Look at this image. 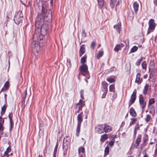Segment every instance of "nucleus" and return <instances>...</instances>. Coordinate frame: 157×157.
I'll return each instance as SVG.
<instances>
[{"mask_svg":"<svg viewBox=\"0 0 157 157\" xmlns=\"http://www.w3.org/2000/svg\"><path fill=\"white\" fill-rule=\"evenodd\" d=\"M52 18V12L49 9L47 10L45 4H43L41 13H39L37 16L35 21L36 31L38 30V32H40L41 35L44 36L47 33L49 27L48 24L43 23L45 21L48 22L50 21Z\"/></svg>","mask_w":157,"mask_h":157,"instance_id":"obj_1","label":"nucleus"},{"mask_svg":"<svg viewBox=\"0 0 157 157\" xmlns=\"http://www.w3.org/2000/svg\"><path fill=\"white\" fill-rule=\"evenodd\" d=\"M23 18V15L22 11L19 10L16 13L14 16L13 20L16 24L19 25L22 22Z\"/></svg>","mask_w":157,"mask_h":157,"instance_id":"obj_2","label":"nucleus"},{"mask_svg":"<svg viewBox=\"0 0 157 157\" xmlns=\"http://www.w3.org/2000/svg\"><path fill=\"white\" fill-rule=\"evenodd\" d=\"M139 102L141 108L143 110L146 106L147 102L142 94H140L139 96Z\"/></svg>","mask_w":157,"mask_h":157,"instance_id":"obj_3","label":"nucleus"},{"mask_svg":"<svg viewBox=\"0 0 157 157\" xmlns=\"http://www.w3.org/2000/svg\"><path fill=\"white\" fill-rule=\"evenodd\" d=\"M136 98V91L135 90L131 95L128 103L129 107L135 102Z\"/></svg>","mask_w":157,"mask_h":157,"instance_id":"obj_4","label":"nucleus"},{"mask_svg":"<svg viewBox=\"0 0 157 157\" xmlns=\"http://www.w3.org/2000/svg\"><path fill=\"white\" fill-rule=\"evenodd\" d=\"M149 30L153 31L156 26V24L154 20L153 19H150L148 21Z\"/></svg>","mask_w":157,"mask_h":157,"instance_id":"obj_5","label":"nucleus"},{"mask_svg":"<svg viewBox=\"0 0 157 157\" xmlns=\"http://www.w3.org/2000/svg\"><path fill=\"white\" fill-rule=\"evenodd\" d=\"M79 69L84 75L85 74H87L88 73V66L86 64H83L79 67Z\"/></svg>","mask_w":157,"mask_h":157,"instance_id":"obj_6","label":"nucleus"},{"mask_svg":"<svg viewBox=\"0 0 157 157\" xmlns=\"http://www.w3.org/2000/svg\"><path fill=\"white\" fill-rule=\"evenodd\" d=\"M96 131L99 134L102 133L104 132V124L98 125L95 128Z\"/></svg>","mask_w":157,"mask_h":157,"instance_id":"obj_7","label":"nucleus"},{"mask_svg":"<svg viewBox=\"0 0 157 157\" xmlns=\"http://www.w3.org/2000/svg\"><path fill=\"white\" fill-rule=\"evenodd\" d=\"M143 81V79L141 77V75L139 73H138L136 76V79L135 81V82L136 83H138L139 85Z\"/></svg>","mask_w":157,"mask_h":157,"instance_id":"obj_8","label":"nucleus"},{"mask_svg":"<svg viewBox=\"0 0 157 157\" xmlns=\"http://www.w3.org/2000/svg\"><path fill=\"white\" fill-rule=\"evenodd\" d=\"M141 134L138 135L136 140L135 144H134V147L136 148H137L139 146L140 144L141 141Z\"/></svg>","mask_w":157,"mask_h":157,"instance_id":"obj_9","label":"nucleus"},{"mask_svg":"<svg viewBox=\"0 0 157 157\" xmlns=\"http://www.w3.org/2000/svg\"><path fill=\"white\" fill-rule=\"evenodd\" d=\"M83 103V101L82 99L80 100L79 102L78 103H77L75 107L76 109L78 108L79 110H82V107L84 105Z\"/></svg>","mask_w":157,"mask_h":157,"instance_id":"obj_10","label":"nucleus"},{"mask_svg":"<svg viewBox=\"0 0 157 157\" xmlns=\"http://www.w3.org/2000/svg\"><path fill=\"white\" fill-rule=\"evenodd\" d=\"M69 144L63 143V148L64 151L63 154L64 155H65L67 154V151L68 149L69 145Z\"/></svg>","mask_w":157,"mask_h":157,"instance_id":"obj_11","label":"nucleus"},{"mask_svg":"<svg viewBox=\"0 0 157 157\" xmlns=\"http://www.w3.org/2000/svg\"><path fill=\"white\" fill-rule=\"evenodd\" d=\"M129 113L132 117H136L137 116L136 113L132 107L130 108L129 110Z\"/></svg>","mask_w":157,"mask_h":157,"instance_id":"obj_12","label":"nucleus"},{"mask_svg":"<svg viewBox=\"0 0 157 157\" xmlns=\"http://www.w3.org/2000/svg\"><path fill=\"white\" fill-rule=\"evenodd\" d=\"M104 124V132L107 133L110 132L112 130L111 127L109 125Z\"/></svg>","mask_w":157,"mask_h":157,"instance_id":"obj_13","label":"nucleus"},{"mask_svg":"<svg viewBox=\"0 0 157 157\" xmlns=\"http://www.w3.org/2000/svg\"><path fill=\"white\" fill-rule=\"evenodd\" d=\"M85 48L84 47V45H82L80 47L79 50V55L80 57H81L82 55L85 52Z\"/></svg>","mask_w":157,"mask_h":157,"instance_id":"obj_14","label":"nucleus"},{"mask_svg":"<svg viewBox=\"0 0 157 157\" xmlns=\"http://www.w3.org/2000/svg\"><path fill=\"white\" fill-rule=\"evenodd\" d=\"M149 87V85L146 84L144 87V88L143 90V93L144 95H146L147 94V92L148 90Z\"/></svg>","mask_w":157,"mask_h":157,"instance_id":"obj_15","label":"nucleus"},{"mask_svg":"<svg viewBox=\"0 0 157 157\" xmlns=\"http://www.w3.org/2000/svg\"><path fill=\"white\" fill-rule=\"evenodd\" d=\"M133 6L135 13L136 14L138 10L139 4L136 2H135L133 4Z\"/></svg>","mask_w":157,"mask_h":157,"instance_id":"obj_16","label":"nucleus"},{"mask_svg":"<svg viewBox=\"0 0 157 157\" xmlns=\"http://www.w3.org/2000/svg\"><path fill=\"white\" fill-rule=\"evenodd\" d=\"M34 49L36 50L37 52H38V49L40 48V46L39 45L38 42L36 41L35 40H34Z\"/></svg>","mask_w":157,"mask_h":157,"instance_id":"obj_17","label":"nucleus"},{"mask_svg":"<svg viewBox=\"0 0 157 157\" xmlns=\"http://www.w3.org/2000/svg\"><path fill=\"white\" fill-rule=\"evenodd\" d=\"M108 138V135L106 134H105L101 136L100 139V141L102 142H104Z\"/></svg>","mask_w":157,"mask_h":157,"instance_id":"obj_18","label":"nucleus"},{"mask_svg":"<svg viewBox=\"0 0 157 157\" xmlns=\"http://www.w3.org/2000/svg\"><path fill=\"white\" fill-rule=\"evenodd\" d=\"M114 28L118 33H119L121 28V23H118L116 25L114 26Z\"/></svg>","mask_w":157,"mask_h":157,"instance_id":"obj_19","label":"nucleus"},{"mask_svg":"<svg viewBox=\"0 0 157 157\" xmlns=\"http://www.w3.org/2000/svg\"><path fill=\"white\" fill-rule=\"evenodd\" d=\"M101 83L104 89V90L106 92L108 91L107 87L108 84L105 81H104L102 82Z\"/></svg>","mask_w":157,"mask_h":157,"instance_id":"obj_20","label":"nucleus"},{"mask_svg":"<svg viewBox=\"0 0 157 157\" xmlns=\"http://www.w3.org/2000/svg\"><path fill=\"white\" fill-rule=\"evenodd\" d=\"M151 116L148 114L147 115L145 118V120L147 123H148L151 120Z\"/></svg>","mask_w":157,"mask_h":157,"instance_id":"obj_21","label":"nucleus"},{"mask_svg":"<svg viewBox=\"0 0 157 157\" xmlns=\"http://www.w3.org/2000/svg\"><path fill=\"white\" fill-rule=\"evenodd\" d=\"M155 101L154 98H151L149 100L148 104V107H149V106H151L152 105L155 103Z\"/></svg>","mask_w":157,"mask_h":157,"instance_id":"obj_22","label":"nucleus"},{"mask_svg":"<svg viewBox=\"0 0 157 157\" xmlns=\"http://www.w3.org/2000/svg\"><path fill=\"white\" fill-rule=\"evenodd\" d=\"M99 7L101 8L104 5V0H97Z\"/></svg>","mask_w":157,"mask_h":157,"instance_id":"obj_23","label":"nucleus"},{"mask_svg":"<svg viewBox=\"0 0 157 157\" xmlns=\"http://www.w3.org/2000/svg\"><path fill=\"white\" fill-rule=\"evenodd\" d=\"M87 58V56L85 55L81 59L80 62L81 63L84 64L86 61V59Z\"/></svg>","mask_w":157,"mask_h":157,"instance_id":"obj_24","label":"nucleus"},{"mask_svg":"<svg viewBox=\"0 0 157 157\" xmlns=\"http://www.w3.org/2000/svg\"><path fill=\"white\" fill-rule=\"evenodd\" d=\"M103 54L104 52L103 50H101L99 51L97 55V59H99L101 57L103 56Z\"/></svg>","mask_w":157,"mask_h":157,"instance_id":"obj_25","label":"nucleus"},{"mask_svg":"<svg viewBox=\"0 0 157 157\" xmlns=\"http://www.w3.org/2000/svg\"><path fill=\"white\" fill-rule=\"evenodd\" d=\"M78 124H81L82 121V116L80 115H78L77 117Z\"/></svg>","mask_w":157,"mask_h":157,"instance_id":"obj_26","label":"nucleus"},{"mask_svg":"<svg viewBox=\"0 0 157 157\" xmlns=\"http://www.w3.org/2000/svg\"><path fill=\"white\" fill-rule=\"evenodd\" d=\"M148 108L150 110L149 113L150 114H152L155 113V109L153 106H150Z\"/></svg>","mask_w":157,"mask_h":157,"instance_id":"obj_27","label":"nucleus"},{"mask_svg":"<svg viewBox=\"0 0 157 157\" xmlns=\"http://www.w3.org/2000/svg\"><path fill=\"white\" fill-rule=\"evenodd\" d=\"M11 151V148L10 147H8L6 149V150L5 151L4 153V155L5 156H7V157H9L8 155V153L10 152Z\"/></svg>","mask_w":157,"mask_h":157,"instance_id":"obj_28","label":"nucleus"},{"mask_svg":"<svg viewBox=\"0 0 157 157\" xmlns=\"http://www.w3.org/2000/svg\"><path fill=\"white\" fill-rule=\"evenodd\" d=\"M58 146V144L57 142L56 144V145L55 147L54 150V153L53 154V157H56V153L57 152V150Z\"/></svg>","mask_w":157,"mask_h":157,"instance_id":"obj_29","label":"nucleus"},{"mask_svg":"<svg viewBox=\"0 0 157 157\" xmlns=\"http://www.w3.org/2000/svg\"><path fill=\"white\" fill-rule=\"evenodd\" d=\"M27 95V90L26 89L22 95V100H25V98H26V95Z\"/></svg>","mask_w":157,"mask_h":157,"instance_id":"obj_30","label":"nucleus"},{"mask_svg":"<svg viewBox=\"0 0 157 157\" xmlns=\"http://www.w3.org/2000/svg\"><path fill=\"white\" fill-rule=\"evenodd\" d=\"M109 153V146H107L105 150V156H106L108 155Z\"/></svg>","mask_w":157,"mask_h":157,"instance_id":"obj_31","label":"nucleus"},{"mask_svg":"<svg viewBox=\"0 0 157 157\" xmlns=\"http://www.w3.org/2000/svg\"><path fill=\"white\" fill-rule=\"evenodd\" d=\"M81 127V124H78L77 129H76V135L77 136H78L79 134L80 131V128Z\"/></svg>","mask_w":157,"mask_h":157,"instance_id":"obj_32","label":"nucleus"},{"mask_svg":"<svg viewBox=\"0 0 157 157\" xmlns=\"http://www.w3.org/2000/svg\"><path fill=\"white\" fill-rule=\"evenodd\" d=\"M121 49V46L119 44H117L114 48V51L117 52H118Z\"/></svg>","mask_w":157,"mask_h":157,"instance_id":"obj_33","label":"nucleus"},{"mask_svg":"<svg viewBox=\"0 0 157 157\" xmlns=\"http://www.w3.org/2000/svg\"><path fill=\"white\" fill-rule=\"evenodd\" d=\"M85 152V150L84 147H80L78 149V152L79 154L81 152L84 153Z\"/></svg>","mask_w":157,"mask_h":157,"instance_id":"obj_34","label":"nucleus"},{"mask_svg":"<svg viewBox=\"0 0 157 157\" xmlns=\"http://www.w3.org/2000/svg\"><path fill=\"white\" fill-rule=\"evenodd\" d=\"M27 104V102H26L25 100H22L21 101V107L22 109H23L25 108L26 105Z\"/></svg>","mask_w":157,"mask_h":157,"instance_id":"obj_35","label":"nucleus"},{"mask_svg":"<svg viewBox=\"0 0 157 157\" xmlns=\"http://www.w3.org/2000/svg\"><path fill=\"white\" fill-rule=\"evenodd\" d=\"M13 117V115L12 113H10L9 115V117L10 120V130H11L12 128V117Z\"/></svg>","mask_w":157,"mask_h":157,"instance_id":"obj_36","label":"nucleus"},{"mask_svg":"<svg viewBox=\"0 0 157 157\" xmlns=\"http://www.w3.org/2000/svg\"><path fill=\"white\" fill-rule=\"evenodd\" d=\"M115 87L114 86L113 84L111 85L109 87V90L110 92H114L115 91Z\"/></svg>","mask_w":157,"mask_h":157,"instance_id":"obj_37","label":"nucleus"},{"mask_svg":"<svg viewBox=\"0 0 157 157\" xmlns=\"http://www.w3.org/2000/svg\"><path fill=\"white\" fill-rule=\"evenodd\" d=\"M131 120H132L130 123V126L132 125L137 120V119L136 118H131Z\"/></svg>","mask_w":157,"mask_h":157,"instance_id":"obj_38","label":"nucleus"},{"mask_svg":"<svg viewBox=\"0 0 157 157\" xmlns=\"http://www.w3.org/2000/svg\"><path fill=\"white\" fill-rule=\"evenodd\" d=\"M143 60V57H141L140 59H139L136 63V65L139 66L141 62Z\"/></svg>","mask_w":157,"mask_h":157,"instance_id":"obj_39","label":"nucleus"},{"mask_svg":"<svg viewBox=\"0 0 157 157\" xmlns=\"http://www.w3.org/2000/svg\"><path fill=\"white\" fill-rule=\"evenodd\" d=\"M138 47L136 46H134L131 50V52H134L137 51Z\"/></svg>","mask_w":157,"mask_h":157,"instance_id":"obj_40","label":"nucleus"},{"mask_svg":"<svg viewBox=\"0 0 157 157\" xmlns=\"http://www.w3.org/2000/svg\"><path fill=\"white\" fill-rule=\"evenodd\" d=\"M116 1L115 0H111V2L110 3V5L111 7L113 8L114 6V4H115Z\"/></svg>","mask_w":157,"mask_h":157,"instance_id":"obj_41","label":"nucleus"},{"mask_svg":"<svg viewBox=\"0 0 157 157\" xmlns=\"http://www.w3.org/2000/svg\"><path fill=\"white\" fill-rule=\"evenodd\" d=\"M10 83L9 82L7 81L5 83L4 87L6 88V90H7L9 87Z\"/></svg>","mask_w":157,"mask_h":157,"instance_id":"obj_42","label":"nucleus"},{"mask_svg":"<svg viewBox=\"0 0 157 157\" xmlns=\"http://www.w3.org/2000/svg\"><path fill=\"white\" fill-rule=\"evenodd\" d=\"M63 143L69 144V139L68 137L67 136L64 138L63 140Z\"/></svg>","mask_w":157,"mask_h":157,"instance_id":"obj_43","label":"nucleus"},{"mask_svg":"<svg viewBox=\"0 0 157 157\" xmlns=\"http://www.w3.org/2000/svg\"><path fill=\"white\" fill-rule=\"evenodd\" d=\"M115 141V140L114 138H113L111 140L109 143V145L112 147L114 144Z\"/></svg>","mask_w":157,"mask_h":157,"instance_id":"obj_44","label":"nucleus"},{"mask_svg":"<svg viewBox=\"0 0 157 157\" xmlns=\"http://www.w3.org/2000/svg\"><path fill=\"white\" fill-rule=\"evenodd\" d=\"M142 66L143 69H146L147 64L146 61H144L142 62Z\"/></svg>","mask_w":157,"mask_h":157,"instance_id":"obj_45","label":"nucleus"},{"mask_svg":"<svg viewBox=\"0 0 157 157\" xmlns=\"http://www.w3.org/2000/svg\"><path fill=\"white\" fill-rule=\"evenodd\" d=\"M6 105H4L2 107V113L3 112L4 113L6 111Z\"/></svg>","mask_w":157,"mask_h":157,"instance_id":"obj_46","label":"nucleus"},{"mask_svg":"<svg viewBox=\"0 0 157 157\" xmlns=\"http://www.w3.org/2000/svg\"><path fill=\"white\" fill-rule=\"evenodd\" d=\"M106 80L110 83H113L115 81L114 79L112 78H108Z\"/></svg>","mask_w":157,"mask_h":157,"instance_id":"obj_47","label":"nucleus"},{"mask_svg":"<svg viewBox=\"0 0 157 157\" xmlns=\"http://www.w3.org/2000/svg\"><path fill=\"white\" fill-rule=\"evenodd\" d=\"M103 91L104 92V93L103 94L101 98H105L106 97V94L108 92V91H106L103 90Z\"/></svg>","mask_w":157,"mask_h":157,"instance_id":"obj_48","label":"nucleus"},{"mask_svg":"<svg viewBox=\"0 0 157 157\" xmlns=\"http://www.w3.org/2000/svg\"><path fill=\"white\" fill-rule=\"evenodd\" d=\"M140 129V127L139 125V124L138 123L134 127V129L136 130H139Z\"/></svg>","mask_w":157,"mask_h":157,"instance_id":"obj_49","label":"nucleus"},{"mask_svg":"<svg viewBox=\"0 0 157 157\" xmlns=\"http://www.w3.org/2000/svg\"><path fill=\"white\" fill-rule=\"evenodd\" d=\"M95 42L94 41H93L92 42L91 44V47L93 49H94V47L95 46Z\"/></svg>","mask_w":157,"mask_h":157,"instance_id":"obj_50","label":"nucleus"},{"mask_svg":"<svg viewBox=\"0 0 157 157\" xmlns=\"http://www.w3.org/2000/svg\"><path fill=\"white\" fill-rule=\"evenodd\" d=\"M82 36L83 37H86V33L84 30H82Z\"/></svg>","mask_w":157,"mask_h":157,"instance_id":"obj_51","label":"nucleus"},{"mask_svg":"<svg viewBox=\"0 0 157 157\" xmlns=\"http://www.w3.org/2000/svg\"><path fill=\"white\" fill-rule=\"evenodd\" d=\"M137 133V131L134 130V137L135 138Z\"/></svg>","mask_w":157,"mask_h":157,"instance_id":"obj_52","label":"nucleus"},{"mask_svg":"<svg viewBox=\"0 0 157 157\" xmlns=\"http://www.w3.org/2000/svg\"><path fill=\"white\" fill-rule=\"evenodd\" d=\"M143 157H148V155H147L146 151H145V152L144 153Z\"/></svg>","mask_w":157,"mask_h":157,"instance_id":"obj_53","label":"nucleus"},{"mask_svg":"<svg viewBox=\"0 0 157 157\" xmlns=\"http://www.w3.org/2000/svg\"><path fill=\"white\" fill-rule=\"evenodd\" d=\"M80 95H83L84 94V91L83 90H82L80 91Z\"/></svg>","mask_w":157,"mask_h":157,"instance_id":"obj_54","label":"nucleus"},{"mask_svg":"<svg viewBox=\"0 0 157 157\" xmlns=\"http://www.w3.org/2000/svg\"><path fill=\"white\" fill-rule=\"evenodd\" d=\"M148 75L147 74H146L144 76V78H146L147 77Z\"/></svg>","mask_w":157,"mask_h":157,"instance_id":"obj_55","label":"nucleus"},{"mask_svg":"<svg viewBox=\"0 0 157 157\" xmlns=\"http://www.w3.org/2000/svg\"><path fill=\"white\" fill-rule=\"evenodd\" d=\"M152 31L150 30H149V28L148 29V30L147 31V34H149L151 32H152Z\"/></svg>","mask_w":157,"mask_h":157,"instance_id":"obj_56","label":"nucleus"},{"mask_svg":"<svg viewBox=\"0 0 157 157\" xmlns=\"http://www.w3.org/2000/svg\"><path fill=\"white\" fill-rule=\"evenodd\" d=\"M4 90V89L3 88H2L1 90V91H0V94Z\"/></svg>","mask_w":157,"mask_h":157,"instance_id":"obj_57","label":"nucleus"},{"mask_svg":"<svg viewBox=\"0 0 157 157\" xmlns=\"http://www.w3.org/2000/svg\"><path fill=\"white\" fill-rule=\"evenodd\" d=\"M80 96L81 98H82V100L84 99L83 95H80Z\"/></svg>","mask_w":157,"mask_h":157,"instance_id":"obj_58","label":"nucleus"},{"mask_svg":"<svg viewBox=\"0 0 157 157\" xmlns=\"http://www.w3.org/2000/svg\"><path fill=\"white\" fill-rule=\"evenodd\" d=\"M155 148H156V149L155 150V151H157V143L155 144Z\"/></svg>","mask_w":157,"mask_h":157,"instance_id":"obj_59","label":"nucleus"},{"mask_svg":"<svg viewBox=\"0 0 157 157\" xmlns=\"http://www.w3.org/2000/svg\"><path fill=\"white\" fill-rule=\"evenodd\" d=\"M83 114V112H81L80 114H79L78 115H80L81 116H82V114Z\"/></svg>","mask_w":157,"mask_h":157,"instance_id":"obj_60","label":"nucleus"},{"mask_svg":"<svg viewBox=\"0 0 157 157\" xmlns=\"http://www.w3.org/2000/svg\"><path fill=\"white\" fill-rule=\"evenodd\" d=\"M147 140H146V139H144V142H143V143H145L146 142V141H147Z\"/></svg>","mask_w":157,"mask_h":157,"instance_id":"obj_61","label":"nucleus"},{"mask_svg":"<svg viewBox=\"0 0 157 157\" xmlns=\"http://www.w3.org/2000/svg\"><path fill=\"white\" fill-rule=\"evenodd\" d=\"M80 110H79V109H78V110H77V111H76V113H79Z\"/></svg>","mask_w":157,"mask_h":157,"instance_id":"obj_62","label":"nucleus"},{"mask_svg":"<svg viewBox=\"0 0 157 157\" xmlns=\"http://www.w3.org/2000/svg\"><path fill=\"white\" fill-rule=\"evenodd\" d=\"M154 143H155V142H151L149 144L152 145V144H154Z\"/></svg>","mask_w":157,"mask_h":157,"instance_id":"obj_63","label":"nucleus"},{"mask_svg":"<svg viewBox=\"0 0 157 157\" xmlns=\"http://www.w3.org/2000/svg\"><path fill=\"white\" fill-rule=\"evenodd\" d=\"M128 116V113L126 114V116H125V118H126Z\"/></svg>","mask_w":157,"mask_h":157,"instance_id":"obj_64","label":"nucleus"}]
</instances>
